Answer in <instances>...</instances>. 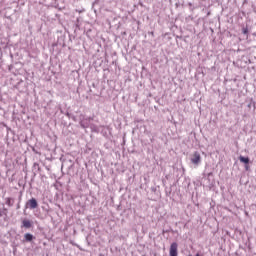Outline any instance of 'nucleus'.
Returning <instances> with one entry per match:
<instances>
[{"label": "nucleus", "mask_w": 256, "mask_h": 256, "mask_svg": "<svg viewBox=\"0 0 256 256\" xmlns=\"http://www.w3.org/2000/svg\"><path fill=\"white\" fill-rule=\"evenodd\" d=\"M191 163H193V165H199L201 163V154L199 152L193 153Z\"/></svg>", "instance_id": "1"}, {"label": "nucleus", "mask_w": 256, "mask_h": 256, "mask_svg": "<svg viewBox=\"0 0 256 256\" xmlns=\"http://www.w3.org/2000/svg\"><path fill=\"white\" fill-rule=\"evenodd\" d=\"M178 247L179 245L174 242L170 245L169 255L170 256H178Z\"/></svg>", "instance_id": "2"}, {"label": "nucleus", "mask_w": 256, "mask_h": 256, "mask_svg": "<svg viewBox=\"0 0 256 256\" xmlns=\"http://www.w3.org/2000/svg\"><path fill=\"white\" fill-rule=\"evenodd\" d=\"M26 205L28 209H37V207H39V204L35 198L28 200Z\"/></svg>", "instance_id": "3"}, {"label": "nucleus", "mask_w": 256, "mask_h": 256, "mask_svg": "<svg viewBox=\"0 0 256 256\" xmlns=\"http://www.w3.org/2000/svg\"><path fill=\"white\" fill-rule=\"evenodd\" d=\"M22 227H25V229H31V227H33V223L31 220L24 219L22 221Z\"/></svg>", "instance_id": "4"}, {"label": "nucleus", "mask_w": 256, "mask_h": 256, "mask_svg": "<svg viewBox=\"0 0 256 256\" xmlns=\"http://www.w3.org/2000/svg\"><path fill=\"white\" fill-rule=\"evenodd\" d=\"M239 161H240V163H245V165H249V158H247V157L245 158L243 156H240Z\"/></svg>", "instance_id": "5"}, {"label": "nucleus", "mask_w": 256, "mask_h": 256, "mask_svg": "<svg viewBox=\"0 0 256 256\" xmlns=\"http://www.w3.org/2000/svg\"><path fill=\"white\" fill-rule=\"evenodd\" d=\"M24 238H25V241H28V242H31V241H33V239H34L33 235H32V234H29V233H26V234L24 235Z\"/></svg>", "instance_id": "6"}, {"label": "nucleus", "mask_w": 256, "mask_h": 256, "mask_svg": "<svg viewBox=\"0 0 256 256\" xmlns=\"http://www.w3.org/2000/svg\"><path fill=\"white\" fill-rule=\"evenodd\" d=\"M6 205H8V207H13V205H14L13 199L6 198Z\"/></svg>", "instance_id": "7"}, {"label": "nucleus", "mask_w": 256, "mask_h": 256, "mask_svg": "<svg viewBox=\"0 0 256 256\" xmlns=\"http://www.w3.org/2000/svg\"><path fill=\"white\" fill-rule=\"evenodd\" d=\"M0 217H3V212H1V210H0Z\"/></svg>", "instance_id": "8"}, {"label": "nucleus", "mask_w": 256, "mask_h": 256, "mask_svg": "<svg viewBox=\"0 0 256 256\" xmlns=\"http://www.w3.org/2000/svg\"><path fill=\"white\" fill-rule=\"evenodd\" d=\"M243 33H247V30H244Z\"/></svg>", "instance_id": "9"}, {"label": "nucleus", "mask_w": 256, "mask_h": 256, "mask_svg": "<svg viewBox=\"0 0 256 256\" xmlns=\"http://www.w3.org/2000/svg\"><path fill=\"white\" fill-rule=\"evenodd\" d=\"M196 256H201V255L199 253H197Z\"/></svg>", "instance_id": "10"}]
</instances>
